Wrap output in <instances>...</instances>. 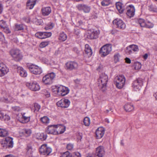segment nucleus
<instances>
[{
  "instance_id": "1a4fd4ad",
  "label": "nucleus",
  "mask_w": 157,
  "mask_h": 157,
  "mask_svg": "<svg viewBox=\"0 0 157 157\" xmlns=\"http://www.w3.org/2000/svg\"><path fill=\"white\" fill-rule=\"evenodd\" d=\"M137 23L142 27L151 28L154 26L152 23L150 21L146 22L144 19L142 18L138 19L137 21Z\"/></svg>"
},
{
  "instance_id": "7ed1b4c3",
  "label": "nucleus",
  "mask_w": 157,
  "mask_h": 157,
  "mask_svg": "<svg viewBox=\"0 0 157 157\" xmlns=\"http://www.w3.org/2000/svg\"><path fill=\"white\" fill-rule=\"evenodd\" d=\"M125 80V78L124 75H120L115 77L114 82L117 87L121 89L124 85Z\"/></svg>"
},
{
  "instance_id": "680f3d73",
  "label": "nucleus",
  "mask_w": 157,
  "mask_h": 157,
  "mask_svg": "<svg viewBox=\"0 0 157 157\" xmlns=\"http://www.w3.org/2000/svg\"><path fill=\"white\" fill-rule=\"evenodd\" d=\"M77 139L78 140H81L82 138V134L81 133H78L77 135Z\"/></svg>"
},
{
  "instance_id": "c85d7f7f",
  "label": "nucleus",
  "mask_w": 157,
  "mask_h": 157,
  "mask_svg": "<svg viewBox=\"0 0 157 157\" xmlns=\"http://www.w3.org/2000/svg\"><path fill=\"white\" fill-rule=\"evenodd\" d=\"M22 117L21 119V122L22 123H25L28 122L30 119V117L25 116V113H21Z\"/></svg>"
},
{
  "instance_id": "9b49d317",
  "label": "nucleus",
  "mask_w": 157,
  "mask_h": 157,
  "mask_svg": "<svg viewBox=\"0 0 157 157\" xmlns=\"http://www.w3.org/2000/svg\"><path fill=\"white\" fill-rule=\"evenodd\" d=\"M39 151L41 155H48L52 152V149L46 144H44L41 146Z\"/></svg>"
},
{
  "instance_id": "3c124183",
  "label": "nucleus",
  "mask_w": 157,
  "mask_h": 157,
  "mask_svg": "<svg viewBox=\"0 0 157 157\" xmlns=\"http://www.w3.org/2000/svg\"><path fill=\"white\" fill-rule=\"evenodd\" d=\"M12 110L14 112H19L21 110L20 108L19 107L17 106L12 107Z\"/></svg>"
},
{
  "instance_id": "4c0bfd02",
  "label": "nucleus",
  "mask_w": 157,
  "mask_h": 157,
  "mask_svg": "<svg viewBox=\"0 0 157 157\" xmlns=\"http://www.w3.org/2000/svg\"><path fill=\"white\" fill-rule=\"evenodd\" d=\"M111 3L109 0H104L101 2V4L102 6H108Z\"/></svg>"
},
{
  "instance_id": "f03ea898",
  "label": "nucleus",
  "mask_w": 157,
  "mask_h": 157,
  "mask_svg": "<svg viewBox=\"0 0 157 157\" xmlns=\"http://www.w3.org/2000/svg\"><path fill=\"white\" fill-rule=\"evenodd\" d=\"M9 53L12 58L16 61H19L23 58V56L22 53L19 49H12L10 51Z\"/></svg>"
},
{
  "instance_id": "774afa93",
  "label": "nucleus",
  "mask_w": 157,
  "mask_h": 157,
  "mask_svg": "<svg viewBox=\"0 0 157 157\" xmlns=\"http://www.w3.org/2000/svg\"><path fill=\"white\" fill-rule=\"evenodd\" d=\"M117 32V31L115 30H112L111 32V33L112 34H114L115 33Z\"/></svg>"
},
{
  "instance_id": "20e7f679",
  "label": "nucleus",
  "mask_w": 157,
  "mask_h": 157,
  "mask_svg": "<svg viewBox=\"0 0 157 157\" xmlns=\"http://www.w3.org/2000/svg\"><path fill=\"white\" fill-rule=\"evenodd\" d=\"M27 67L30 72L33 74L36 75H40L42 72L41 68L35 65L28 63L27 64Z\"/></svg>"
},
{
  "instance_id": "bb28decb",
  "label": "nucleus",
  "mask_w": 157,
  "mask_h": 157,
  "mask_svg": "<svg viewBox=\"0 0 157 157\" xmlns=\"http://www.w3.org/2000/svg\"><path fill=\"white\" fill-rule=\"evenodd\" d=\"M18 72L20 75L22 77H26L27 75V73L26 71L24 69L20 67H17Z\"/></svg>"
},
{
  "instance_id": "f3484780",
  "label": "nucleus",
  "mask_w": 157,
  "mask_h": 157,
  "mask_svg": "<svg viewBox=\"0 0 157 157\" xmlns=\"http://www.w3.org/2000/svg\"><path fill=\"white\" fill-rule=\"evenodd\" d=\"M70 103V101L69 100L63 98L58 101L56 103V105L58 107L67 108L69 106Z\"/></svg>"
},
{
  "instance_id": "4be33fe9",
  "label": "nucleus",
  "mask_w": 157,
  "mask_h": 157,
  "mask_svg": "<svg viewBox=\"0 0 157 157\" xmlns=\"http://www.w3.org/2000/svg\"><path fill=\"white\" fill-rule=\"evenodd\" d=\"M105 132V129L102 127L98 128L96 130V135L97 139L101 138L103 136Z\"/></svg>"
},
{
  "instance_id": "6e6d98bb",
  "label": "nucleus",
  "mask_w": 157,
  "mask_h": 157,
  "mask_svg": "<svg viewBox=\"0 0 157 157\" xmlns=\"http://www.w3.org/2000/svg\"><path fill=\"white\" fill-rule=\"evenodd\" d=\"M141 64L139 62L136 63L135 65V68L136 69H139L141 68Z\"/></svg>"
},
{
  "instance_id": "5fc2aeb1",
  "label": "nucleus",
  "mask_w": 157,
  "mask_h": 157,
  "mask_svg": "<svg viewBox=\"0 0 157 157\" xmlns=\"http://www.w3.org/2000/svg\"><path fill=\"white\" fill-rule=\"evenodd\" d=\"M43 94L47 98L49 97L50 96V92L46 90H43Z\"/></svg>"
},
{
  "instance_id": "bf43d9fd",
  "label": "nucleus",
  "mask_w": 157,
  "mask_h": 157,
  "mask_svg": "<svg viewBox=\"0 0 157 157\" xmlns=\"http://www.w3.org/2000/svg\"><path fill=\"white\" fill-rule=\"evenodd\" d=\"M40 135L41 136H42V137H40V139L42 140H44L46 139L47 138V136L46 135H44L43 133H42L41 134H40Z\"/></svg>"
},
{
  "instance_id": "ddd939ff",
  "label": "nucleus",
  "mask_w": 157,
  "mask_h": 157,
  "mask_svg": "<svg viewBox=\"0 0 157 157\" xmlns=\"http://www.w3.org/2000/svg\"><path fill=\"white\" fill-rule=\"evenodd\" d=\"M139 49L137 45L134 44L130 45L126 48L125 53L127 55H130L134 52H137Z\"/></svg>"
},
{
  "instance_id": "f257e3e1",
  "label": "nucleus",
  "mask_w": 157,
  "mask_h": 157,
  "mask_svg": "<svg viewBox=\"0 0 157 157\" xmlns=\"http://www.w3.org/2000/svg\"><path fill=\"white\" fill-rule=\"evenodd\" d=\"M108 81V76L105 73H102L98 80V84L99 88L102 91L106 89V84Z\"/></svg>"
},
{
  "instance_id": "58836bf2",
  "label": "nucleus",
  "mask_w": 157,
  "mask_h": 157,
  "mask_svg": "<svg viewBox=\"0 0 157 157\" xmlns=\"http://www.w3.org/2000/svg\"><path fill=\"white\" fill-rule=\"evenodd\" d=\"M83 122L86 126H89L90 123V118L87 117H85L84 118Z\"/></svg>"
},
{
  "instance_id": "412c9836",
  "label": "nucleus",
  "mask_w": 157,
  "mask_h": 157,
  "mask_svg": "<svg viewBox=\"0 0 157 157\" xmlns=\"http://www.w3.org/2000/svg\"><path fill=\"white\" fill-rule=\"evenodd\" d=\"M99 33L96 30H90L87 34V37L90 39H97L98 37Z\"/></svg>"
},
{
  "instance_id": "c03bdc74",
  "label": "nucleus",
  "mask_w": 157,
  "mask_h": 157,
  "mask_svg": "<svg viewBox=\"0 0 157 157\" xmlns=\"http://www.w3.org/2000/svg\"><path fill=\"white\" fill-rule=\"evenodd\" d=\"M54 25L52 23H49L45 27L44 29L45 30L51 29L53 27Z\"/></svg>"
},
{
  "instance_id": "a211bd4d",
  "label": "nucleus",
  "mask_w": 157,
  "mask_h": 157,
  "mask_svg": "<svg viewBox=\"0 0 157 157\" xmlns=\"http://www.w3.org/2000/svg\"><path fill=\"white\" fill-rule=\"evenodd\" d=\"M57 125H52L48 126L46 130L48 134H57Z\"/></svg>"
},
{
  "instance_id": "864d4df0",
  "label": "nucleus",
  "mask_w": 157,
  "mask_h": 157,
  "mask_svg": "<svg viewBox=\"0 0 157 157\" xmlns=\"http://www.w3.org/2000/svg\"><path fill=\"white\" fill-rule=\"evenodd\" d=\"M74 33L77 36V37H78L80 33L79 29L77 28L75 29Z\"/></svg>"
},
{
  "instance_id": "13d9d810",
  "label": "nucleus",
  "mask_w": 157,
  "mask_h": 157,
  "mask_svg": "<svg viewBox=\"0 0 157 157\" xmlns=\"http://www.w3.org/2000/svg\"><path fill=\"white\" fill-rule=\"evenodd\" d=\"M73 147V145L72 144H67V148L69 150H72Z\"/></svg>"
},
{
  "instance_id": "aec40b11",
  "label": "nucleus",
  "mask_w": 157,
  "mask_h": 157,
  "mask_svg": "<svg viewBox=\"0 0 157 157\" xmlns=\"http://www.w3.org/2000/svg\"><path fill=\"white\" fill-rule=\"evenodd\" d=\"M9 71V69L6 65L0 61V76H3Z\"/></svg>"
},
{
  "instance_id": "a878e982",
  "label": "nucleus",
  "mask_w": 157,
  "mask_h": 157,
  "mask_svg": "<svg viewBox=\"0 0 157 157\" xmlns=\"http://www.w3.org/2000/svg\"><path fill=\"white\" fill-rule=\"evenodd\" d=\"M85 52L88 57H90L92 54V50L88 44L85 45Z\"/></svg>"
},
{
  "instance_id": "4468645a",
  "label": "nucleus",
  "mask_w": 157,
  "mask_h": 157,
  "mask_svg": "<svg viewBox=\"0 0 157 157\" xmlns=\"http://www.w3.org/2000/svg\"><path fill=\"white\" fill-rule=\"evenodd\" d=\"M143 84V79L141 78H138L133 82L132 86L134 90H139L142 86Z\"/></svg>"
},
{
  "instance_id": "e2e57ef3",
  "label": "nucleus",
  "mask_w": 157,
  "mask_h": 157,
  "mask_svg": "<svg viewBox=\"0 0 157 157\" xmlns=\"http://www.w3.org/2000/svg\"><path fill=\"white\" fill-rule=\"evenodd\" d=\"M4 116V113L2 112V111L0 110V119L2 120Z\"/></svg>"
},
{
  "instance_id": "2f4dec72",
  "label": "nucleus",
  "mask_w": 157,
  "mask_h": 157,
  "mask_svg": "<svg viewBox=\"0 0 157 157\" xmlns=\"http://www.w3.org/2000/svg\"><path fill=\"white\" fill-rule=\"evenodd\" d=\"M41 121L44 124H47L50 122V119L47 116H44L40 119Z\"/></svg>"
},
{
  "instance_id": "49530a36",
  "label": "nucleus",
  "mask_w": 157,
  "mask_h": 157,
  "mask_svg": "<svg viewBox=\"0 0 157 157\" xmlns=\"http://www.w3.org/2000/svg\"><path fill=\"white\" fill-rule=\"evenodd\" d=\"M24 133L25 135L26 136H28L31 134V131L30 129H25L24 130Z\"/></svg>"
},
{
  "instance_id": "b1692460",
  "label": "nucleus",
  "mask_w": 157,
  "mask_h": 157,
  "mask_svg": "<svg viewBox=\"0 0 157 157\" xmlns=\"http://www.w3.org/2000/svg\"><path fill=\"white\" fill-rule=\"evenodd\" d=\"M0 101L6 103H10L13 101V98L9 94H7L6 97L1 98Z\"/></svg>"
},
{
  "instance_id": "052dcab7",
  "label": "nucleus",
  "mask_w": 157,
  "mask_h": 157,
  "mask_svg": "<svg viewBox=\"0 0 157 157\" xmlns=\"http://www.w3.org/2000/svg\"><path fill=\"white\" fill-rule=\"evenodd\" d=\"M3 119L5 120L8 121L10 120V117L8 115L6 114H4V116Z\"/></svg>"
},
{
  "instance_id": "79ce46f5",
  "label": "nucleus",
  "mask_w": 157,
  "mask_h": 157,
  "mask_svg": "<svg viewBox=\"0 0 157 157\" xmlns=\"http://www.w3.org/2000/svg\"><path fill=\"white\" fill-rule=\"evenodd\" d=\"M49 41H44L41 42L40 44V47L41 48L45 47L49 44Z\"/></svg>"
},
{
  "instance_id": "338daca9",
  "label": "nucleus",
  "mask_w": 157,
  "mask_h": 157,
  "mask_svg": "<svg viewBox=\"0 0 157 157\" xmlns=\"http://www.w3.org/2000/svg\"><path fill=\"white\" fill-rule=\"evenodd\" d=\"M4 37V36L2 33L1 32H0V40H1Z\"/></svg>"
},
{
  "instance_id": "603ef678",
  "label": "nucleus",
  "mask_w": 157,
  "mask_h": 157,
  "mask_svg": "<svg viewBox=\"0 0 157 157\" xmlns=\"http://www.w3.org/2000/svg\"><path fill=\"white\" fill-rule=\"evenodd\" d=\"M3 29V31L6 33H11V31L9 29L7 25Z\"/></svg>"
},
{
  "instance_id": "cd10ccee",
  "label": "nucleus",
  "mask_w": 157,
  "mask_h": 157,
  "mask_svg": "<svg viewBox=\"0 0 157 157\" xmlns=\"http://www.w3.org/2000/svg\"><path fill=\"white\" fill-rule=\"evenodd\" d=\"M36 0H29L27 3V8L29 9L33 8L35 5Z\"/></svg>"
},
{
  "instance_id": "ea45409f",
  "label": "nucleus",
  "mask_w": 157,
  "mask_h": 157,
  "mask_svg": "<svg viewBox=\"0 0 157 157\" xmlns=\"http://www.w3.org/2000/svg\"><path fill=\"white\" fill-rule=\"evenodd\" d=\"M52 34L51 32H43L42 39L49 37L51 36Z\"/></svg>"
},
{
  "instance_id": "09e8293b",
  "label": "nucleus",
  "mask_w": 157,
  "mask_h": 157,
  "mask_svg": "<svg viewBox=\"0 0 157 157\" xmlns=\"http://www.w3.org/2000/svg\"><path fill=\"white\" fill-rule=\"evenodd\" d=\"M34 112H37L40 108V106L37 103H35L34 104Z\"/></svg>"
},
{
  "instance_id": "37998d69",
  "label": "nucleus",
  "mask_w": 157,
  "mask_h": 157,
  "mask_svg": "<svg viewBox=\"0 0 157 157\" xmlns=\"http://www.w3.org/2000/svg\"><path fill=\"white\" fill-rule=\"evenodd\" d=\"M72 156L70 152L67 151L61 154L60 157H71Z\"/></svg>"
},
{
  "instance_id": "2eb2a0df",
  "label": "nucleus",
  "mask_w": 157,
  "mask_h": 157,
  "mask_svg": "<svg viewBox=\"0 0 157 157\" xmlns=\"http://www.w3.org/2000/svg\"><path fill=\"white\" fill-rule=\"evenodd\" d=\"M105 154L104 147L103 146H100L96 149L95 157H103Z\"/></svg>"
},
{
  "instance_id": "dca6fc26",
  "label": "nucleus",
  "mask_w": 157,
  "mask_h": 157,
  "mask_svg": "<svg viewBox=\"0 0 157 157\" xmlns=\"http://www.w3.org/2000/svg\"><path fill=\"white\" fill-rule=\"evenodd\" d=\"M1 144H4L3 146L6 147V148H10L13 147V142L12 138L9 137L6 138L5 140L2 141Z\"/></svg>"
},
{
  "instance_id": "a18cd8bd",
  "label": "nucleus",
  "mask_w": 157,
  "mask_h": 157,
  "mask_svg": "<svg viewBox=\"0 0 157 157\" xmlns=\"http://www.w3.org/2000/svg\"><path fill=\"white\" fill-rule=\"evenodd\" d=\"M149 10L150 11L156 12L157 11V8L156 7L153 5L150 6H149Z\"/></svg>"
},
{
  "instance_id": "de8ad7c7",
  "label": "nucleus",
  "mask_w": 157,
  "mask_h": 157,
  "mask_svg": "<svg viewBox=\"0 0 157 157\" xmlns=\"http://www.w3.org/2000/svg\"><path fill=\"white\" fill-rule=\"evenodd\" d=\"M7 25L5 21L3 20L0 21V27L1 28L3 29Z\"/></svg>"
},
{
  "instance_id": "7c9ffc66",
  "label": "nucleus",
  "mask_w": 157,
  "mask_h": 157,
  "mask_svg": "<svg viewBox=\"0 0 157 157\" xmlns=\"http://www.w3.org/2000/svg\"><path fill=\"white\" fill-rule=\"evenodd\" d=\"M116 7L117 10L121 13H123L124 9L123 5L120 2H117L116 3Z\"/></svg>"
},
{
  "instance_id": "473e14b6",
  "label": "nucleus",
  "mask_w": 157,
  "mask_h": 157,
  "mask_svg": "<svg viewBox=\"0 0 157 157\" xmlns=\"http://www.w3.org/2000/svg\"><path fill=\"white\" fill-rule=\"evenodd\" d=\"M57 130H57L58 134L63 133L65 131V129L63 126L57 125Z\"/></svg>"
},
{
  "instance_id": "f8f14e48",
  "label": "nucleus",
  "mask_w": 157,
  "mask_h": 157,
  "mask_svg": "<svg viewBox=\"0 0 157 157\" xmlns=\"http://www.w3.org/2000/svg\"><path fill=\"white\" fill-rule=\"evenodd\" d=\"M26 86L29 89L33 91L39 90L40 89L39 84L35 81L27 82Z\"/></svg>"
},
{
  "instance_id": "69168bd1",
  "label": "nucleus",
  "mask_w": 157,
  "mask_h": 157,
  "mask_svg": "<svg viewBox=\"0 0 157 157\" xmlns=\"http://www.w3.org/2000/svg\"><path fill=\"white\" fill-rule=\"evenodd\" d=\"M147 57H148V55L146 53L145 54L144 56H143V58H144V59H147Z\"/></svg>"
},
{
  "instance_id": "6e6552de",
  "label": "nucleus",
  "mask_w": 157,
  "mask_h": 157,
  "mask_svg": "<svg viewBox=\"0 0 157 157\" xmlns=\"http://www.w3.org/2000/svg\"><path fill=\"white\" fill-rule=\"evenodd\" d=\"M55 89L56 90L54 91H56L59 95L62 96L66 95L69 92V90L67 87L62 85L56 86Z\"/></svg>"
},
{
  "instance_id": "5701e85b",
  "label": "nucleus",
  "mask_w": 157,
  "mask_h": 157,
  "mask_svg": "<svg viewBox=\"0 0 157 157\" xmlns=\"http://www.w3.org/2000/svg\"><path fill=\"white\" fill-rule=\"evenodd\" d=\"M78 9L80 10H83L85 13H89L90 10V6L80 4L78 6Z\"/></svg>"
},
{
  "instance_id": "8fccbe9b",
  "label": "nucleus",
  "mask_w": 157,
  "mask_h": 157,
  "mask_svg": "<svg viewBox=\"0 0 157 157\" xmlns=\"http://www.w3.org/2000/svg\"><path fill=\"white\" fill-rule=\"evenodd\" d=\"M43 32H37L35 34V36L39 39H42Z\"/></svg>"
},
{
  "instance_id": "6ab92c4d",
  "label": "nucleus",
  "mask_w": 157,
  "mask_h": 157,
  "mask_svg": "<svg viewBox=\"0 0 157 157\" xmlns=\"http://www.w3.org/2000/svg\"><path fill=\"white\" fill-rule=\"evenodd\" d=\"M127 12L126 14L129 18L133 17L135 15V9L132 5H130L126 8Z\"/></svg>"
},
{
  "instance_id": "72a5a7b5",
  "label": "nucleus",
  "mask_w": 157,
  "mask_h": 157,
  "mask_svg": "<svg viewBox=\"0 0 157 157\" xmlns=\"http://www.w3.org/2000/svg\"><path fill=\"white\" fill-rule=\"evenodd\" d=\"M67 38L66 35L63 32L61 33L59 35V39L61 41H63L65 40Z\"/></svg>"
},
{
  "instance_id": "c756f323",
  "label": "nucleus",
  "mask_w": 157,
  "mask_h": 157,
  "mask_svg": "<svg viewBox=\"0 0 157 157\" xmlns=\"http://www.w3.org/2000/svg\"><path fill=\"white\" fill-rule=\"evenodd\" d=\"M124 108L126 112H130L133 110L134 107L131 104L127 103L124 106Z\"/></svg>"
},
{
  "instance_id": "423d86ee",
  "label": "nucleus",
  "mask_w": 157,
  "mask_h": 157,
  "mask_svg": "<svg viewBox=\"0 0 157 157\" xmlns=\"http://www.w3.org/2000/svg\"><path fill=\"white\" fill-rule=\"evenodd\" d=\"M112 46L111 44H106L103 46L100 50V54L102 57H105L111 51Z\"/></svg>"
},
{
  "instance_id": "e433bc0d",
  "label": "nucleus",
  "mask_w": 157,
  "mask_h": 157,
  "mask_svg": "<svg viewBox=\"0 0 157 157\" xmlns=\"http://www.w3.org/2000/svg\"><path fill=\"white\" fill-rule=\"evenodd\" d=\"M120 56L119 53H116L114 56V61L115 63H116L119 61Z\"/></svg>"
},
{
  "instance_id": "0e129e2a",
  "label": "nucleus",
  "mask_w": 157,
  "mask_h": 157,
  "mask_svg": "<svg viewBox=\"0 0 157 157\" xmlns=\"http://www.w3.org/2000/svg\"><path fill=\"white\" fill-rule=\"evenodd\" d=\"M125 62L128 63H131V60L130 59L128 58H126L125 59Z\"/></svg>"
},
{
  "instance_id": "9d476101",
  "label": "nucleus",
  "mask_w": 157,
  "mask_h": 157,
  "mask_svg": "<svg viewBox=\"0 0 157 157\" xmlns=\"http://www.w3.org/2000/svg\"><path fill=\"white\" fill-rule=\"evenodd\" d=\"M113 24L115 25L117 28L123 30L126 27L125 23L121 19L117 18L113 21Z\"/></svg>"
},
{
  "instance_id": "c9c22d12",
  "label": "nucleus",
  "mask_w": 157,
  "mask_h": 157,
  "mask_svg": "<svg viewBox=\"0 0 157 157\" xmlns=\"http://www.w3.org/2000/svg\"><path fill=\"white\" fill-rule=\"evenodd\" d=\"M26 150L27 154L29 155L30 156H31V155L33 152V149L32 147L30 146H28L27 147Z\"/></svg>"
},
{
  "instance_id": "393cba45",
  "label": "nucleus",
  "mask_w": 157,
  "mask_h": 157,
  "mask_svg": "<svg viewBox=\"0 0 157 157\" xmlns=\"http://www.w3.org/2000/svg\"><path fill=\"white\" fill-rule=\"evenodd\" d=\"M41 12L43 16H48L51 13V9L49 6L44 7L42 9Z\"/></svg>"
},
{
  "instance_id": "0eeeda50",
  "label": "nucleus",
  "mask_w": 157,
  "mask_h": 157,
  "mask_svg": "<svg viewBox=\"0 0 157 157\" xmlns=\"http://www.w3.org/2000/svg\"><path fill=\"white\" fill-rule=\"evenodd\" d=\"M78 67V63L75 61H69L65 64V69L69 71H72L77 70Z\"/></svg>"
},
{
  "instance_id": "a19ab883",
  "label": "nucleus",
  "mask_w": 157,
  "mask_h": 157,
  "mask_svg": "<svg viewBox=\"0 0 157 157\" xmlns=\"http://www.w3.org/2000/svg\"><path fill=\"white\" fill-rule=\"evenodd\" d=\"M15 30L20 31L23 29L24 28L22 25L16 24L15 25Z\"/></svg>"
},
{
  "instance_id": "39448f33",
  "label": "nucleus",
  "mask_w": 157,
  "mask_h": 157,
  "mask_svg": "<svg viewBox=\"0 0 157 157\" xmlns=\"http://www.w3.org/2000/svg\"><path fill=\"white\" fill-rule=\"evenodd\" d=\"M56 74L51 72L45 75L42 78V82L45 84L50 85L53 82V80L55 77Z\"/></svg>"
},
{
  "instance_id": "4d7b16f0",
  "label": "nucleus",
  "mask_w": 157,
  "mask_h": 157,
  "mask_svg": "<svg viewBox=\"0 0 157 157\" xmlns=\"http://www.w3.org/2000/svg\"><path fill=\"white\" fill-rule=\"evenodd\" d=\"M72 157H81V155L79 152H76L73 153Z\"/></svg>"
},
{
  "instance_id": "f704fd0d",
  "label": "nucleus",
  "mask_w": 157,
  "mask_h": 157,
  "mask_svg": "<svg viewBox=\"0 0 157 157\" xmlns=\"http://www.w3.org/2000/svg\"><path fill=\"white\" fill-rule=\"evenodd\" d=\"M8 132L5 129L0 128V136L5 137L7 136Z\"/></svg>"
}]
</instances>
